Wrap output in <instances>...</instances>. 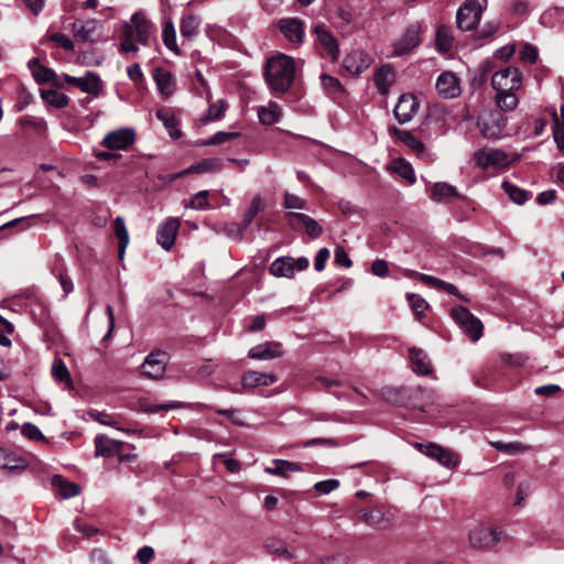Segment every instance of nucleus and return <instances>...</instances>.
<instances>
[{
    "instance_id": "f3484780",
    "label": "nucleus",
    "mask_w": 564,
    "mask_h": 564,
    "mask_svg": "<svg viewBox=\"0 0 564 564\" xmlns=\"http://www.w3.org/2000/svg\"><path fill=\"white\" fill-rule=\"evenodd\" d=\"M435 88L440 96L452 99L460 94L458 77L452 72H443L436 80Z\"/></svg>"
},
{
    "instance_id": "774afa93",
    "label": "nucleus",
    "mask_w": 564,
    "mask_h": 564,
    "mask_svg": "<svg viewBox=\"0 0 564 564\" xmlns=\"http://www.w3.org/2000/svg\"><path fill=\"white\" fill-rule=\"evenodd\" d=\"M328 258H329V250L327 248L319 249L315 257V260H314L315 270L318 272L323 271Z\"/></svg>"
},
{
    "instance_id": "6e6d98bb",
    "label": "nucleus",
    "mask_w": 564,
    "mask_h": 564,
    "mask_svg": "<svg viewBox=\"0 0 564 564\" xmlns=\"http://www.w3.org/2000/svg\"><path fill=\"white\" fill-rule=\"evenodd\" d=\"M490 444L497 451L508 453V454L525 452L529 448L527 445H523L522 443H519V442L503 443V442L497 441V442H490Z\"/></svg>"
},
{
    "instance_id": "49530a36",
    "label": "nucleus",
    "mask_w": 564,
    "mask_h": 564,
    "mask_svg": "<svg viewBox=\"0 0 564 564\" xmlns=\"http://www.w3.org/2000/svg\"><path fill=\"white\" fill-rule=\"evenodd\" d=\"M502 188L505 189V192L509 196V198L518 205L524 204L530 197L529 192H527L522 188H519L518 186L511 184L508 181H505L502 183Z\"/></svg>"
},
{
    "instance_id": "69168bd1",
    "label": "nucleus",
    "mask_w": 564,
    "mask_h": 564,
    "mask_svg": "<svg viewBox=\"0 0 564 564\" xmlns=\"http://www.w3.org/2000/svg\"><path fill=\"white\" fill-rule=\"evenodd\" d=\"M521 59L534 64L538 59V50L532 45H524L520 52Z\"/></svg>"
},
{
    "instance_id": "de8ad7c7",
    "label": "nucleus",
    "mask_w": 564,
    "mask_h": 564,
    "mask_svg": "<svg viewBox=\"0 0 564 564\" xmlns=\"http://www.w3.org/2000/svg\"><path fill=\"white\" fill-rule=\"evenodd\" d=\"M264 209V203L262 197L258 194L253 196L249 208L246 210L242 217L243 228H247L256 218V216Z\"/></svg>"
},
{
    "instance_id": "5fc2aeb1",
    "label": "nucleus",
    "mask_w": 564,
    "mask_h": 564,
    "mask_svg": "<svg viewBox=\"0 0 564 564\" xmlns=\"http://www.w3.org/2000/svg\"><path fill=\"white\" fill-rule=\"evenodd\" d=\"M227 105L224 100L212 104L203 118L204 122L219 120L224 117Z\"/></svg>"
},
{
    "instance_id": "e433bc0d",
    "label": "nucleus",
    "mask_w": 564,
    "mask_h": 564,
    "mask_svg": "<svg viewBox=\"0 0 564 564\" xmlns=\"http://www.w3.org/2000/svg\"><path fill=\"white\" fill-rule=\"evenodd\" d=\"M26 466V462L15 453L0 448V468L22 470L25 469Z\"/></svg>"
},
{
    "instance_id": "864d4df0",
    "label": "nucleus",
    "mask_w": 564,
    "mask_h": 564,
    "mask_svg": "<svg viewBox=\"0 0 564 564\" xmlns=\"http://www.w3.org/2000/svg\"><path fill=\"white\" fill-rule=\"evenodd\" d=\"M52 376L58 382H66L68 384L70 383L69 371H68L65 362L62 359L54 360V362L52 365Z\"/></svg>"
},
{
    "instance_id": "58836bf2",
    "label": "nucleus",
    "mask_w": 564,
    "mask_h": 564,
    "mask_svg": "<svg viewBox=\"0 0 564 564\" xmlns=\"http://www.w3.org/2000/svg\"><path fill=\"white\" fill-rule=\"evenodd\" d=\"M281 108L274 101H270L267 107H260L258 109V117L263 124H273L281 118Z\"/></svg>"
},
{
    "instance_id": "09e8293b",
    "label": "nucleus",
    "mask_w": 564,
    "mask_h": 564,
    "mask_svg": "<svg viewBox=\"0 0 564 564\" xmlns=\"http://www.w3.org/2000/svg\"><path fill=\"white\" fill-rule=\"evenodd\" d=\"M265 547L270 553L276 554L285 560H291L293 554L288 550L284 541L270 538L265 542Z\"/></svg>"
},
{
    "instance_id": "0eeeda50",
    "label": "nucleus",
    "mask_w": 564,
    "mask_h": 564,
    "mask_svg": "<svg viewBox=\"0 0 564 564\" xmlns=\"http://www.w3.org/2000/svg\"><path fill=\"white\" fill-rule=\"evenodd\" d=\"M491 86L496 91H518L522 86V74L513 66L494 73Z\"/></svg>"
},
{
    "instance_id": "a18cd8bd",
    "label": "nucleus",
    "mask_w": 564,
    "mask_h": 564,
    "mask_svg": "<svg viewBox=\"0 0 564 564\" xmlns=\"http://www.w3.org/2000/svg\"><path fill=\"white\" fill-rule=\"evenodd\" d=\"M516 93L517 91H497V106L503 111L513 110L519 104V98Z\"/></svg>"
},
{
    "instance_id": "5701e85b",
    "label": "nucleus",
    "mask_w": 564,
    "mask_h": 564,
    "mask_svg": "<svg viewBox=\"0 0 564 564\" xmlns=\"http://www.w3.org/2000/svg\"><path fill=\"white\" fill-rule=\"evenodd\" d=\"M96 456L110 457L115 454H119L124 445L121 441H116L107 435H97L95 437Z\"/></svg>"
},
{
    "instance_id": "a211bd4d",
    "label": "nucleus",
    "mask_w": 564,
    "mask_h": 564,
    "mask_svg": "<svg viewBox=\"0 0 564 564\" xmlns=\"http://www.w3.org/2000/svg\"><path fill=\"white\" fill-rule=\"evenodd\" d=\"M289 225L293 228L303 226L311 238H317L322 235V226L311 216L303 213L290 212L286 214Z\"/></svg>"
},
{
    "instance_id": "bb28decb",
    "label": "nucleus",
    "mask_w": 564,
    "mask_h": 564,
    "mask_svg": "<svg viewBox=\"0 0 564 564\" xmlns=\"http://www.w3.org/2000/svg\"><path fill=\"white\" fill-rule=\"evenodd\" d=\"M153 78L161 95L165 98L173 95L175 90V82L169 70L162 67H156L153 70Z\"/></svg>"
},
{
    "instance_id": "423d86ee",
    "label": "nucleus",
    "mask_w": 564,
    "mask_h": 564,
    "mask_svg": "<svg viewBox=\"0 0 564 564\" xmlns=\"http://www.w3.org/2000/svg\"><path fill=\"white\" fill-rule=\"evenodd\" d=\"M451 316L470 340L477 341L482 336V323L464 306L454 307Z\"/></svg>"
},
{
    "instance_id": "412c9836",
    "label": "nucleus",
    "mask_w": 564,
    "mask_h": 564,
    "mask_svg": "<svg viewBox=\"0 0 564 564\" xmlns=\"http://www.w3.org/2000/svg\"><path fill=\"white\" fill-rule=\"evenodd\" d=\"M29 68L35 82L39 84L52 83L55 86L63 85L54 70L41 64L37 58H33L29 62Z\"/></svg>"
},
{
    "instance_id": "6ab92c4d",
    "label": "nucleus",
    "mask_w": 564,
    "mask_h": 564,
    "mask_svg": "<svg viewBox=\"0 0 564 564\" xmlns=\"http://www.w3.org/2000/svg\"><path fill=\"white\" fill-rule=\"evenodd\" d=\"M313 33L316 35L317 42L324 51L333 61H336L339 56V47L336 37L330 31L324 24H316L313 28Z\"/></svg>"
},
{
    "instance_id": "4468645a",
    "label": "nucleus",
    "mask_w": 564,
    "mask_h": 564,
    "mask_svg": "<svg viewBox=\"0 0 564 564\" xmlns=\"http://www.w3.org/2000/svg\"><path fill=\"white\" fill-rule=\"evenodd\" d=\"M278 28L285 40L295 46H300L305 36L304 23L297 18H283L278 22Z\"/></svg>"
},
{
    "instance_id": "0e129e2a",
    "label": "nucleus",
    "mask_w": 564,
    "mask_h": 564,
    "mask_svg": "<svg viewBox=\"0 0 564 564\" xmlns=\"http://www.w3.org/2000/svg\"><path fill=\"white\" fill-rule=\"evenodd\" d=\"M90 416L95 421H97L98 423H100L102 425H106V426H116L117 425V420L115 419V416L111 414H108L106 412L95 411V412L90 413Z\"/></svg>"
},
{
    "instance_id": "680f3d73",
    "label": "nucleus",
    "mask_w": 564,
    "mask_h": 564,
    "mask_svg": "<svg viewBox=\"0 0 564 564\" xmlns=\"http://www.w3.org/2000/svg\"><path fill=\"white\" fill-rule=\"evenodd\" d=\"M47 39L59 47L64 48L65 51H73L74 50V43L73 41L63 33H53L47 36Z\"/></svg>"
},
{
    "instance_id": "c9c22d12",
    "label": "nucleus",
    "mask_w": 564,
    "mask_h": 564,
    "mask_svg": "<svg viewBox=\"0 0 564 564\" xmlns=\"http://www.w3.org/2000/svg\"><path fill=\"white\" fill-rule=\"evenodd\" d=\"M270 272L274 276L292 278L294 275V259L291 257L278 258L271 263Z\"/></svg>"
},
{
    "instance_id": "4be33fe9",
    "label": "nucleus",
    "mask_w": 564,
    "mask_h": 564,
    "mask_svg": "<svg viewBox=\"0 0 564 564\" xmlns=\"http://www.w3.org/2000/svg\"><path fill=\"white\" fill-rule=\"evenodd\" d=\"M360 519L371 528L386 529L391 522V514L376 507L371 510H361Z\"/></svg>"
},
{
    "instance_id": "4d7b16f0",
    "label": "nucleus",
    "mask_w": 564,
    "mask_h": 564,
    "mask_svg": "<svg viewBox=\"0 0 564 564\" xmlns=\"http://www.w3.org/2000/svg\"><path fill=\"white\" fill-rule=\"evenodd\" d=\"M408 300L414 314L422 317L429 307L427 302L417 294H408Z\"/></svg>"
},
{
    "instance_id": "4c0bfd02",
    "label": "nucleus",
    "mask_w": 564,
    "mask_h": 564,
    "mask_svg": "<svg viewBox=\"0 0 564 564\" xmlns=\"http://www.w3.org/2000/svg\"><path fill=\"white\" fill-rule=\"evenodd\" d=\"M97 28V21L96 20H88L85 22L75 21L73 23V33L74 37L77 41L82 42H88L91 41V35L96 31Z\"/></svg>"
},
{
    "instance_id": "2eb2a0df",
    "label": "nucleus",
    "mask_w": 564,
    "mask_h": 564,
    "mask_svg": "<svg viewBox=\"0 0 564 564\" xmlns=\"http://www.w3.org/2000/svg\"><path fill=\"white\" fill-rule=\"evenodd\" d=\"M181 227L178 218L169 217L158 228L156 241L164 250H171Z\"/></svg>"
},
{
    "instance_id": "603ef678",
    "label": "nucleus",
    "mask_w": 564,
    "mask_h": 564,
    "mask_svg": "<svg viewBox=\"0 0 564 564\" xmlns=\"http://www.w3.org/2000/svg\"><path fill=\"white\" fill-rule=\"evenodd\" d=\"M209 192L204 189L196 193L188 203L185 204V207L198 210H205L209 208Z\"/></svg>"
},
{
    "instance_id": "8fccbe9b",
    "label": "nucleus",
    "mask_w": 564,
    "mask_h": 564,
    "mask_svg": "<svg viewBox=\"0 0 564 564\" xmlns=\"http://www.w3.org/2000/svg\"><path fill=\"white\" fill-rule=\"evenodd\" d=\"M392 170L400 177L409 181L411 184L415 182V175L412 166L404 160L399 159L392 162Z\"/></svg>"
},
{
    "instance_id": "7c9ffc66",
    "label": "nucleus",
    "mask_w": 564,
    "mask_h": 564,
    "mask_svg": "<svg viewBox=\"0 0 564 564\" xmlns=\"http://www.w3.org/2000/svg\"><path fill=\"white\" fill-rule=\"evenodd\" d=\"M52 485L56 489V494L63 499L75 497L80 491V487L77 484L68 481L61 475L53 477Z\"/></svg>"
},
{
    "instance_id": "ea45409f",
    "label": "nucleus",
    "mask_w": 564,
    "mask_h": 564,
    "mask_svg": "<svg viewBox=\"0 0 564 564\" xmlns=\"http://www.w3.org/2000/svg\"><path fill=\"white\" fill-rule=\"evenodd\" d=\"M200 20L198 17L186 13L183 15L180 24V31L183 37L192 39L198 34Z\"/></svg>"
},
{
    "instance_id": "c756f323",
    "label": "nucleus",
    "mask_w": 564,
    "mask_h": 564,
    "mask_svg": "<svg viewBox=\"0 0 564 564\" xmlns=\"http://www.w3.org/2000/svg\"><path fill=\"white\" fill-rule=\"evenodd\" d=\"M225 166V161L219 158L204 159L191 165L184 173H217Z\"/></svg>"
},
{
    "instance_id": "2f4dec72",
    "label": "nucleus",
    "mask_w": 564,
    "mask_h": 564,
    "mask_svg": "<svg viewBox=\"0 0 564 564\" xmlns=\"http://www.w3.org/2000/svg\"><path fill=\"white\" fill-rule=\"evenodd\" d=\"M52 273L58 279L59 284L64 291L63 297H66L69 293L73 292L74 285L73 281L67 274V269L61 257L56 258L54 267L52 268Z\"/></svg>"
},
{
    "instance_id": "39448f33",
    "label": "nucleus",
    "mask_w": 564,
    "mask_h": 564,
    "mask_svg": "<svg viewBox=\"0 0 564 564\" xmlns=\"http://www.w3.org/2000/svg\"><path fill=\"white\" fill-rule=\"evenodd\" d=\"M474 161L482 170L506 169L517 160L499 149H481L474 153Z\"/></svg>"
},
{
    "instance_id": "f257e3e1",
    "label": "nucleus",
    "mask_w": 564,
    "mask_h": 564,
    "mask_svg": "<svg viewBox=\"0 0 564 564\" xmlns=\"http://www.w3.org/2000/svg\"><path fill=\"white\" fill-rule=\"evenodd\" d=\"M154 32L153 23L143 13L135 12L122 28L120 51L124 53L138 52L135 42L141 45H150L154 41Z\"/></svg>"
},
{
    "instance_id": "9b49d317",
    "label": "nucleus",
    "mask_w": 564,
    "mask_h": 564,
    "mask_svg": "<svg viewBox=\"0 0 564 564\" xmlns=\"http://www.w3.org/2000/svg\"><path fill=\"white\" fill-rule=\"evenodd\" d=\"M135 141V132L130 128H121L115 131L108 132L102 141L101 145L111 151H124Z\"/></svg>"
},
{
    "instance_id": "e2e57ef3",
    "label": "nucleus",
    "mask_w": 564,
    "mask_h": 564,
    "mask_svg": "<svg viewBox=\"0 0 564 564\" xmlns=\"http://www.w3.org/2000/svg\"><path fill=\"white\" fill-rule=\"evenodd\" d=\"M338 486L339 481L337 479H327L316 482L314 489L322 495H327L337 489Z\"/></svg>"
},
{
    "instance_id": "37998d69",
    "label": "nucleus",
    "mask_w": 564,
    "mask_h": 564,
    "mask_svg": "<svg viewBox=\"0 0 564 564\" xmlns=\"http://www.w3.org/2000/svg\"><path fill=\"white\" fill-rule=\"evenodd\" d=\"M162 40H163L164 45L170 51H172L176 55L181 54V50L176 43V32H175V28H174L172 20H167L164 23L163 31H162Z\"/></svg>"
},
{
    "instance_id": "dca6fc26",
    "label": "nucleus",
    "mask_w": 564,
    "mask_h": 564,
    "mask_svg": "<svg viewBox=\"0 0 564 564\" xmlns=\"http://www.w3.org/2000/svg\"><path fill=\"white\" fill-rule=\"evenodd\" d=\"M372 64V58L364 51H352L343 61V66L350 75H359Z\"/></svg>"
},
{
    "instance_id": "a19ab883",
    "label": "nucleus",
    "mask_w": 564,
    "mask_h": 564,
    "mask_svg": "<svg viewBox=\"0 0 564 564\" xmlns=\"http://www.w3.org/2000/svg\"><path fill=\"white\" fill-rule=\"evenodd\" d=\"M113 227H115V235L118 238L119 257L122 259L123 254H124V250L129 243V234L126 228L123 218L118 216L115 219Z\"/></svg>"
},
{
    "instance_id": "052dcab7",
    "label": "nucleus",
    "mask_w": 564,
    "mask_h": 564,
    "mask_svg": "<svg viewBox=\"0 0 564 564\" xmlns=\"http://www.w3.org/2000/svg\"><path fill=\"white\" fill-rule=\"evenodd\" d=\"M239 137L238 132H224L219 131L204 142L205 145L221 144Z\"/></svg>"
},
{
    "instance_id": "1a4fd4ad",
    "label": "nucleus",
    "mask_w": 564,
    "mask_h": 564,
    "mask_svg": "<svg viewBox=\"0 0 564 564\" xmlns=\"http://www.w3.org/2000/svg\"><path fill=\"white\" fill-rule=\"evenodd\" d=\"M415 447L425 456L435 459L442 466L453 469L459 464V457L452 449L443 447L435 443L422 444L416 443Z\"/></svg>"
},
{
    "instance_id": "6e6552de",
    "label": "nucleus",
    "mask_w": 564,
    "mask_h": 564,
    "mask_svg": "<svg viewBox=\"0 0 564 564\" xmlns=\"http://www.w3.org/2000/svg\"><path fill=\"white\" fill-rule=\"evenodd\" d=\"M422 42V26L420 23L410 24L404 33L393 43L392 56H403L413 52Z\"/></svg>"
},
{
    "instance_id": "7ed1b4c3",
    "label": "nucleus",
    "mask_w": 564,
    "mask_h": 564,
    "mask_svg": "<svg viewBox=\"0 0 564 564\" xmlns=\"http://www.w3.org/2000/svg\"><path fill=\"white\" fill-rule=\"evenodd\" d=\"M507 124V119L497 109H485L480 112L477 127L480 133L488 139L499 138Z\"/></svg>"
},
{
    "instance_id": "393cba45",
    "label": "nucleus",
    "mask_w": 564,
    "mask_h": 564,
    "mask_svg": "<svg viewBox=\"0 0 564 564\" xmlns=\"http://www.w3.org/2000/svg\"><path fill=\"white\" fill-rule=\"evenodd\" d=\"M395 80V73L391 65L384 64L380 66L375 75H373V82L378 89V91L382 95H387L390 86Z\"/></svg>"
},
{
    "instance_id": "338daca9",
    "label": "nucleus",
    "mask_w": 564,
    "mask_h": 564,
    "mask_svg": "<svg viewBox=\"0 0 564 564\" xmlns=\"http://www.w3.org/2000/svg\"><path fill=\"white\" fill-rule=\"evenodd\" d=\"M371 272L372 274L383 278L389 272V265L388 262L381 259H377L371 264Z\"/></svg>"
},
{
    "instance_id": "f8f14e48",
    "label": "nucleus",
    "mask_w": 564,
    "mask_h": 564,
    "mask_svg": "<svg viewBox=\"0 0 564 564\" xmlns=\"http://www.w3.org/2000/svg\"><path fill=\"white\" fill-rule=\"evenodd\" d=\"M167 361V352L162 350L151 352L141 366L142 375L153 380L163 378Z\"/></svg>"
},
{
    "instance_id": "f03ea898",
    "label": "nucleus",
    "mask_w": 564,
    "mask_h": 564,
    "mask_svg": "<svg viewBox=\"0 0 564 564\" xmlns=\"http://www.w3.org/2000/svg\"><path fill=\"white\" fill-rule=\"evenodd\" d=\"M295 74V62L285 54H278L267 61L264 78L270 89L283 94L290 89Z\"/></svg>"
},
{
    "instance_id": "cd10ccee",
    "label": "nucleus",
    "mask_w": 564,
    "mask_h": 564,
    "mask_svg": "<svg viewBox=\"0 0 564 564\" xmlns=\"http://www.w3.org/2000/svg\"><path fill=\"white\" fill-rule=\"evenodd\" d=\"M409 357L412 370L417 375H430L432 372V365L427 355L419 348L412 347L409 349Z\"/></svg>"
},
{
    "instance_id": "f704fd0d",
    "label": "nucleus",
    "mask_w": 564,
    "mask_h": 564,
    "mask_svg": "<svg viewBox=\"0 0 564 564\" xmlns=\"http://www.w3.org/2000/svg\"><path fill=\"white\" fill-rule=\"evenodd\" d=\"M458 196L457 189L453 185L444 182L435 183L431 191V198L438 203H446L451 198Z\"/></svg>"
},
{
    "instance_id": "79ce46f5",
    "label": "nucleus",
    "mask_w": 564,
    "mask_h": 564,
    "mask_svg": "<svg viewBox=\"0 0 564 564\" xmlns=\"http://www.w3.org/2000/svg\"><path fill=\"white\" fill-rule=\"evenodd\" d=\"M453 34L448 26L441 25L436 31L435 45L437 51L447 53L453 46Z\"/></svg>"
},
{
    "instance_id": "bf43d9fd",
    "label": "nucleus",
    "mask_w": 564,
    "mask_h": 564,
    "mask_svg": "<svg viewBox=\"0 0 564 564\" xmlns=\"http://www.w3.org/2000/svg\"><path fill=\"white\" fill-rule=\"evenodd\" d=\"M283 206L286 209H303L306 207V200L297 195L285 192Z\"/></svg>"
},
{
    "instance_id": "ddd939ff",
    "label": "nucleus",
    "mask_w": 564,
    "mask_h": 564,
    "mask_svg": "<svg viewBox=\"0 0 564 564\" xmlns=\"http://www.w3.org/2000/svg\"><path fill=\"white\" fill-rule=\"evenodd\" d=\"M481 17V7L476 0L467 1L457 11V26L462 31H470L477 26Z\"/></svg>"
},
{
    "instance_id": "c85d7f7f",
    "label": "nucleus",
    "mask_w": 564,
    "mask_h": 564,
    "mask_svg": "<svg viewBox=\"0 0 564 564\" xmlns=\"http://www.w3.org/2000/svg\"><path fill=\"white\" fill-rule=\"evenodd\" d=\"M264 471L270 475H276L288 478L291 473L303 471V468L299 463L284 459H273L272 466H267L264 468Z\"/></svg>"
},
{
    "instance_id": "aec40b11",
    "label": "nucleus",
    "mask_w": 564,
    "mask_h": 564,
    "mask_svg": "<svg viewBox=\"0 0 564 564\" xmlns=\"http://www.w3.org/2000/svg\"><path fill=\"white\" fill-rule=\"evenodd\" d=\"M417 108L419 102L416 98L411 94H403L394 107V116L400 123H405L413 118Z\"/></svg>"
},
{
    "instance_id": "473e14b6",
    "label": "nucleus",
    "mask_w": 564,
    "mask_h": 564,
    "mask_svg": "<svg viewBox=\"0 0 564 564\" xmlns=\"http://www.w3.org/2000/svg\"><path fill=\"white\" fill-rule=\"evenodd\" d=\"M155 116L160 121H162L172 139H178L182 135L181 130L178 129V121L171 110L164 108L159 109L156 110Z\"/></svg>"
},
{
    "instance_id": "c03bdc74",
    "label": "nucleus",
    "mask_w": 564,
    "mask_h": 564,
    "mask_svg": "<svg viewBox=\"0 0 564 564\" xmlns=\"http://www.w3.org/2000/svg\"><path fill=\"white\" fill-rule=\"evenodd\" d=\"M554 127L553 137L554 141L560 150L564 149V105L560 108V116L553 112Z\"/></svg>"
},
{
    "instance_id": "72a5a7b5",
    "label": "nucleus",
    "mask_w": 564,
    "mask_h": 564,
    "mask_svg": "<svg viewBox=\"0 0 564 564\" xmlns=\"http://www.w3.org/2000/svg\"><path fill=\"white\" fill-rule=\"evenodd\" d=\"M393 135L398 138L399 141L404 143L410 150L415 152L416 154L424 153V144L421 140H419L412 132L406 130H400L398 128L391 129Z\"/></svg>"
},
{
    "instance_id": "b1692460",
    "label": "nucleus",
    "mask_w": 564,
    "mask_h": 564,
    "mask_svg": "<svg viewBox=\"0 0 564 564\" xmlns=\"http://www.w3.org/2000/svg\"><path fill=\"white\" fill-rule=\"evenodd\" d=\"M282 355L281 344L274 341H267L252 347L248 357L251 359L270 360Z\"/></svg>"
},
{
    "instance_id": "9d476101",
    "label": "nucleus",
    "mask_w": 564,
    "mask_h": 564,
    "mask_svg": "<svg viewBox=\"0 0 564 564\" xmlns=\"http://www.w3.org/2000/svg\"><path fill=\"white\" fill-rule=\"evenodd\" d=\"M61 78L66 85L78 88L80 91L94 97L99 96L100 91L102 90V82L100 77L93 72H86L85 76L83 77H75L63 74Z\"/></svg>"
},
{
    "instance_id": "a878e982",
    "label": "nucleus",
    "mask_w": 564,
    "mask_h": 564,
    "mask_svg": "<svg viewBox=\"0 0 564 564\" xmlns=\"http://www.w3.org/2000/svg\"><path fill=\"white\" fill-rule=\"evenodd\" d=\"M276 378L272 373H264L259 371H248L241 379L242 388L252 389L257 387H268L273 384Z\"/></svg>"
},
{
    "instance_id": "3c124183",
    "label": "nucleus",
    "mask_w": 564,
    "mask_h": 564,
    "mask_svg": "<svg viewBox=\"0 0 564 564\" xmlns=\"http://www.w3.org/2000/svg\"><path fill=\"white\" fill-rule=\"evenodd\" d=\"M41 97L47 104H51L57 108H64L68 104L67 97L54 89H44L41 91Z\"/></svg>"
},
{
    "instance_id": "20e7f679",
    "label": "nucleus",
    "mask_w": 564,
    "mask_h": 564,
    "mask_svg": "<svg viewBox=\"0 0 564 564\" xmlns=\"http://www.w3.org/2000/svg\"><path fill=\"white\" fill-rule=\"evenodd\" d=\"M503 539L502 530L485 523L477 524L468 534L469 544L474 549H489Z\"/></svg>"
},
{
    "instance_id": "13d9d810",
    "label": "nucleus",
    "mask_w": 564,
    "mask_h": 564,
    "mask_svg": "<svg viewBox=\"0 0 564 564\" xmlns=\"http://www.w3.org/2000/svg\"><path fill=\"white\" fill-rule=\"evenodd\" d=\"M321 84L323 88L330 94L340 93L343 90L340 82L336 77L327 74L321 75Z\"/></svg>"
}]
</instances>
